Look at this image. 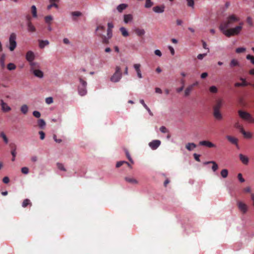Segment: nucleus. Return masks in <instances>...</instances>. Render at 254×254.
<instances>
[{"label": "nucleus", "instance_id": "680f3d73", "mask_svg": "<svg viewBox=\"0 0 254 254\" xmlns=\"http://www.w3.org/2000/svg\"><path fill=\"white\" fill-rule=\"evenodd\" d=\"M2 181H3V183L4 184H8L9 182V179H8V177H4L3 178Z\"/></svg>", "mask_w": 254, "mask_h": 254}, {"label": "nucleus", "instance_id": "f257e3e1", "mask_svg": "<svg viewBox=\"0 0 254 254\" xmlns=\"http://www.w3.org/2000/svg\"><path fill=\"white\" fill-rule=\"evenodd\" d=\"M30 12L31 14H32V16L29 14H27L26 16V25L27 30L30 32L33 33L35 32V27L32 24L31 21L32 20V18H37V8L35 5L31 6Z\"/></svg>", "mask_w": 254, "mask_h": 254}, {"label": "nucleus", "instance_id": "a211bd4d", "mask_svg": "<svg viewBox=\"0 0 254 254\" xmlns=\"http://www.w3.org/2000/svg\"><path fill=\"white\" fill-rule=\"evenodd\" d=\"M238 207L240 209V211H241L243 213H246L247 211V205L245 203L242 202H238Z\"/></svg>", "mask_w": 254, "mask_h": 254}, {"label": "nucleus", "instance_id": "39448f33", "mask_svg": "<svg viewBox=\"0 0 254 254\" xmlns=\"http://www.w3.org/2000/svg\"><path fill=\"white\" fill-rule=\"evenodd\" d=\"M78 80L79 84L78 86H77V91H78V94L80 96H84L87 93L86 81L81 77H79Z\"/></svg>", "mask_w": 254, "mask_h": 254}, {"label": "nucleus", "instance_id": "37998d69", "mask_svg": "<svg viewBox=\"0 0 254 254\" xmlns=\"http://www.w3.org/2000/svg\"><path fill=\"white\" fill-rule=\"evenodd\" d=\"M126 156H127V159H128V161H129L131 163L133 164V160L130 157V154L128 153V151L127 150H125Z\"/></svg>", "mask_w": 254, "mask_h": 254}, {"label": "nucleus", "instance_id": "f8f14e48", "mask_svg": "<svg viewBox=\"0 0 254 254\" xmlns=\"http://www.w3.org/2000/svg\"><path fill=\"white\" fill-rule=\"evenodd\" d=\"M199 146H204L208 148H214L216 147L214 144L208 140H201L199 142Z\"/></svg>", "mask_w": 254, "mask_h": 254}, {"label": "nucleus", "instance_id": "c03bdc74", "mask_svg": "<svg viewBox=\"0 0 254 254\" xmlns=\"http://www.w3.org/2000/svg\"><path fill=\"white\" fill-rule=\"evenodd\" d=\"M209 91L211 93H215L217 92V87L215 86H211L209 88Z\"/></svg>", "mask_w": 254, "mask_h": 254}, {"label": "nucleus", "instance_id": "a878e982", "mask_svg": "<svg viewBox=\"0 0 254 254\" xmlns=\"http://www.w3.org/2000/svg\"><path fill=\"white\" fill-rule=\"evenodd\" d=\"M127 7V5L125 3H121L117 6V10L118 12H121Z\"/></svg>", "mask_w": 254, "mask_h": 254}, {"label": "nucleus", "instance_id": "b1692460", "mask_svg": "<svg viewBox=\"0 0 254 254\" xmlns=\"http://www.w3.org/2000/svg\"><path fill=\"white\" fill-rule=\"evenodd\" d=\"M240 66V64L239 61L235 59H232L230 62V67L233 68L235 66Z\"/></svg>", "mask_w": 254, "mask_h": 254}, {"label": "nucleus", "instance_id": "ea45409f", "mask_svg": "<svg viewBox=\"0 0 254 254\" xmlns=\"http://www.w3.org/2000/svg\"><path fill=\"white\" fill-rule=\"evenodd\" d=\"M246 59L249 60L251 63L254 65V56L250 55H248L247 56H246Z\"/></svg>", "mask_w": 254, "mask_h": 254}, {"label": "nucleus", "instance_id": "603ef678", "mask_svg": "<svg viewBox=\"0 0 254 254\" xmlns=\"http://www.w3.org/2000/svg\"><path fill=\"white\" fill-rule=\"evenodd\" d=\"M126 162L125 161H121L118 162V163H117L116 164V167L120 168V167H121V166L123 165V164H125Z\"/></svg>", "mask_w": 254, "mask_h": 254}, {"label": "nucleus", "instance_id": "2f4dec72", "mask_svg": "<svg viewBox=\"0 0 254 254\" xmlns=\"http://www.w3.org/2000/svg\"><path fill=\"white\" fill-rule=\"evenodd\" d=\"M192 90V88H191V86H188V87L185 89V96L187 97L190 95V93H191V91Z\"/></svg>", "mask_w": 254, "mask_h": 254}, {"label": "nucleus", "instance_id": "4d7b16f0", "mask_svg": "<svg viewBox=\"0 0 254 254\" xmlns=\"http://www.w3.org/2000/svg\"><path fill=\"white\" fill-rule=\"evenodd\" d=\"M107 36L108 38H111L112 37V30L111 29H107Z\"/></svg>", "mask_w": 254, "mask_h": 254}, {"label": "nucleus", "instance_id": "ddd939ff", "mask_svg": "<svg viewBox=\"0 0 254 254\" xmlns=\"http://www.w3.org/2000/svg\"><path fill=\"white\" fill-rule=\"evenodd\" d=\"M0 107H1V111H3V112H8L11 111V108L2 99L0 100Z\"/></svg>", "mask_w": 254, "mask_h": 254}, {"label": "nucleus", "instance_id": "7ed1b4c3", "mask_svg": "<svg viewBox=\"0 0 254 254\" xmlns=\"http://www.w3.org/2000/svg\"><path fill=\"white\" fill-rule=\"evenodd\" d=\"M228 28H229L219 27L220 31L222 32L223 34L227 37L239 35L242 29V28H241V26H236L235 27L227 29Z\"/></svg>", "mask_w": 254, "mask_h": 254}, {"label": "nucleus", "instance_id": "49530a36", "mask_svg": "<svg viewBox=\"0 0 254 254\" xmlns=\"http://www.w3.org/2000/svg\"><path fill=\"white\" fill-rule=\"evenodd\" d=\"M0 136L2 138H3V141H4L5 143H8V138L6 137V136H5V134H4L3 132L0 133Z\"/></svg>", "mask_w": 254, "mask_h": 254}, {"label": "nucleus", "instance_id": "864d4df0", "mask_svg": "<svg viewBox=\"0 0 254 254\" xmlns=\"http://www.w3.org/2000/svg\"><path fill=\"white\" fill-rule=\"evenodd\" d=\"M140 64H135L133 65V68L135 69V71H140Z\"/></svg>", "mask_w": 254, "mask_h": 254}, {"label": "nucleus", "instance_id": "72a5a7b5", "mask_svg": "<svg viewBox=\"0 0 254 254\" xmlns=\"http://www.w3.org/2000/svg\"><path fill=\"white\" fill-rule=\"evenodd\" d=\"M246 49L244 47L237 48L236 49V53L237 54H241L245 52Z\"/></svg>", "mask_w": 254, "mask_h": 254}, {"label": "nucleus", "instance_id": "69168bd1", "mask_svg": "<svg viewBox=\"0 0 254 254\" xmlns=\"http://www.w3.org/2000/svg\"><path fill=\"white\" fill-rule=\"evenodd\" d=\"M168 48H169V51H170L171 54H172V55L173 56L174 55V48L171 46H169V47H168Z\"/></svg>", "mask_w": 254, "mask_h": 254}, {"label": "nucleus", "instance_id": "0eeeda50", "mask_svg": "<svg viewBox=\"0 0 254 254\" xmlns=\"http://www.w3.org/2000/svg\"><path fill=\"white\" fill-rule=\"evenodd\" d=\"M122 78L121 69L119 66L115 67V72L111 77V81L113 83H117L120 81Z\"/></svg>", "mask_w": 254, "mask_h": 254}, {"label": "nucleus", "instance_id": "412c9836", "mask_svg": "<svg viewBox=\"0 0 254 254\" xmlns=\"http://www.w3.org/2000/svg\"><path fill=\"white\" fill-rule=\"evenodd\" d=\"M240 80L242 81V83H239V82H237V83H235V86L236 87H240V86H246L247 85H248V82H246V80H245V79L244 78H240Z\"/></svg>", "mask_w": 254, "mask_h": 254}, {"label": "nucleus", "instance_id": "3c124183", "mask_svg": "<svg viewBox=\"0 0 254 254\" xmlns=\"http://www.w3.org/2000/svg\"><path fill=\"white\" fill-rule=\"evenodd\" d=\"M217 169H218V165H217L216 163H214V165H212V167H211V170H212L213 172H216Z\"/></svg>", "mask_w": 254, "mask_h": 254}, {"label": "nucleus", "instance_id": "dca6fc26", "mask_svg": "<svg viewBox=\"0 0 254 254\" xmlns=\"http://www.w3.org/2000/svg\"><path fill=\"white\" fill-rule=\"evenodd\" d=\"M70 15L72 16V20L75 21L76 20V17H80L82 15V13L79 11H72L70 13Z\"/></svg>", "mask_w": 254, "mask_h": 254}, {"label": "nucleus", "instance_id": "9b49d317", "mask_svg": "<svg viewBox=\"0 0 254 254\" xmlns=\"http://www.w3.org/2000/svg\"><path fill=\"white\" fill-rule=\"evenodd\" d=\"M26 59L27 61L29 62V65H31V64H37L36 63L33 62L34 60V54L31 51L27 52Z\"/></svg>", "mask_w": 254, "mask_h": 254}, {"label": "nucleus", "instance_id": "f03ea898", "mask_svg": "<svg viewBox=\"0 0 254 254\" xmlns=\"http://www.w3.org/2000/svg\"><path fill=\"white\" fill-rule=\"evenodd\" d=\"M223 101L222 99L215 100V104L213 106V116L217 120H221L222 115L220 112L221 107L223 106Z\"/></svg>", "mask_w": 254, "mask_h": 254}, {"label": "nucleus", "instance_id": "c9c22d12", "mask_svg": "<svg viewBox=\"0 0 254 254\" xmlns=\"http://www.w3.org/2000/svg\"><path fill=\"white\" fill-rule=\"evenodd\" d=\"M234 127L240 131L244 130L243 127L238 122H236L235 124H234Z\"/></svg>", "mask_w": 254, "mask_h": 254}, {"label": "nucleus", "instance_id": "9d476101", "mask_svg": "<svg viewBox=\"0 0 254 254\" xmlns=\"http://www.w3.org/2000/svg\"><path fill=\"white\" fill-rule=\"evenodd\" d=\"M161 141L158 139H155L149 142L148 146L152 150L157 149L160 146Z\"/></svg>", "mask_w": 254, "mask_h": 254}, {"label": "nucleus", "instance_id": "052dcab7", "mask_svg": "<svg viewBox=\"0 0 254 254\" xmlns=\"http://www.w3.org/2000/svg\"><path fill=\"white\" fill-rule=\"evenodd\" d=\"M63 43H64L66 45H70V41H69V40L67 38H64L63 39Z\"/></svg>", "mask_w": 254, "mask_h": 254}, {"label": "nucleus", "instance_id": "13d9d810", "mask_svg": "<svg viewBox=\"0 0 254 254\" xmlns=\"http://www.w3.org/2000/svg\"><path fill=\"white\" fill-rule=\"evenodd\" d=\"M238 179L241 183L245 182V179L242 178V175L241 173L238 174Z\"/></svg>", "mask_w": 254, "mask_h": 254}, {"label": "nucleus", "instance_id": "e433bc0d", "mask_svg": "<svg viewBox=\"0 0 254 254\" xmlns=\"http://www.w3.org/2000/svg\"><path fill=\"white\" fill-rule=\"evenodd\" d=\"M221 175L223 178H225L227 177L228 175V170L227 169H223L221 171Z\"/></svg>", "mask_w": 254, "mask_h": 254}, {"label": "nucleus", "instance_id": "4468645a", "mask_svg": "<svg viewBox=\"0 0 254 254\" xmlns=\"http://www.w3.org/2000/svg\"><path fill=\"white\" fill-rule=\"evenodd\" d=\"M165 10V5L156 6L153 7V11L156 13H162Z\"/></svg>", "mask_w": 254, "mask_h": 254}, {"label": "nucleus", "instance_id": "79ce46f5", "mask_svg": "<svg viewBox=\"0 0 254 254\" xmlns=\"http://www.w3.org/2000/svg\"><path fill=\"white\" fill-rule=\"evenodd\" d=\"M152 5V2L151 0H146L145 4H144V7L145 8H149L151 7Z\"/></svg>", "mask_w": 254, "mask_h": 254}, {"label": "nucleus", "instance_id": "aec40b11", "mask_svg": "<svg viewBox=\"0 0 254 254\" xmlns=\"http://www.w3.org/2000/svg\"><path fill=\"white\" fill-rule=\"evenodd\" d=\"M185 147H186L188 151H191L196 147V145L193 142H189L187 143Z\"/></svg>", "mask_w": 254, "mask_h": 254}, {"label": "nucleus", "instance_id": "2eb2a0df", "mask_svg": "<svg viewBox=\"0 0 254 254\" xmlns=\"http://www.w3.org/2000/svg\"><path fill=\"white\" fill-rule=\"evenodd\" d=\"M239 157H240V160L242 163L245 165H248V162H249V159L248 158V157L242 154H240V155H239Z\"/></svg>", "mask_w": 254, "mask_h": 254}, {"label": "nucleus", "instance_id": "a18cd8bd", "mask_svg": "<svg viewBox=\"0 0 254 254\" xmlns=\"http://www.w3.org/2000/svg\"><path fill=\"white\" fill-rule=\"evenodd\" d=\"M50 3H49L48 4V9H50L53 7H56V8H58V4L56 3L55 2H50Z\"/></svg>", "mask_w": 254, "mask_h": 254}, {"label": "nucleus", "instance_id": "338daca9", "mask_svg": "<svg viewBox=\"0 0 254 254\" xmlns=\"http://www.w3.org/2000/svg\"><path fill=\"white\" fill-rule=\"evenodd\" d=\"M100 30H104V26L99 25V26L96 27V32H97V31H99Z\"/></svg>", "mask_w": 254, "mask_h": 254}, {"label": "nucleus", "instance_id": "e2e57ef3", "mask_svg": "<svg viewBox=\"0 0 254 254\" xmlns=\"http://www.w3.org/2000/svg\"><path fill=\"white\" fill-rule=\"evenodd\" d=\"M38 133H39L40 138H41V140L44 139L45 134L44 132H43V131H40L39 132H38Z\"/></svg>", "mask_w": 254, "mask_h": 254}, {"label": "nucleus", "instance_id": "1a4fd4ad", "mask_svg": "<svg viewBox=\"0 0 254 254\" xmlns=\"http://www.w3.org/2000/svg\"><path fill=\"white\" fill-rule=\"evenodd\" d=\"M30 67V71L33 73L35 76L39 78H42L43 77V72L37 68L38 67V65L37 63L31 64Z\"/></svg>", "mask_w": 254, "mask_h": 254}, {"label": "nucleus", "instance_id": "0e129e2a", "mask_svg": "<svg viewBox=\"0 0 254 254\" xmlns=\"http://www.w3.org/2000/svg\"><path fill=\"white\" fill-rule=\"evenodd\" d=\"M154 54L158 57H161L162 56V53H161L159 50H155V51H154Z\"/></svg>", "mask_w": 254, "mask_h": 254}, {"label": "nucleus", "instance_id": "8fccbe9b", "mask_svg": "<svg viewBox=\"0 0 254 254\" xmlns=\"http://www.w3.org/2000/svg\"><path fill=\"white\" fill-rule=\"evenodd\" d=\"M193 157H194V159H195V161H196L197 162H200V159H199L200 155L199 154H197V153L193 154Z\"/></svg>", "mask_w": 254, "mask_h": 254}, {"label": "nucleus", "instance_id": "774afa93", "mask_svg": "<svg viewBox=\"0 0 254 254\" xmlns=\"http://www.w3.org/2000/svg\"><path fill=\"white\" fill-rule=\"evenodd\" d=\"M207 76V73H206V72H204V73L201 74V75H200V77L202 79H204V78H206Z\"/></svg>", "mask_w": 254, "mask_h": 254}, {"label": "nucleus", "instance_id": "423d86ee", "mask_svg": "<svg viewBox=\"0 0 254 254\" xmlns=\"http://www.w3.org/2000/svg\"><path fill=\"white\" fill-rule=\"evenodd\" d=\"M238 114L242 120L249 123L254 122V119L252 118V116L248 112L240 110L238 111Z\"/></svg>", "mask_w": 254, "mask_h": 254}, {"label": "nucleus", "instance_id": "58836bf2", "mask_svg": "<svg viewBox=\"0 0 254 254\" xmlns=\"http://www.w3.org/2000/svg\"><path fill=\"white\" fill-rule=\"evenodd\" d=\"M21 172L24 175H27L29 172V169L27 167L21 168Z\"/></svg>", "mask_w": 254, "mask_h": 254}, {"label": "nucleus", "instance_id": "6e6d98bb", "mask_svg": "<svg viewBox=\"0 0 254 254\" xmlns=\"http://www.w3.org/2000/svg\"><path fill=\"white\" fill-rule=\"evenodd\" d=\"M207 55V54H201L197 55V59L199 60H202V59Z\"/></svg>", "mask_w": 254, "mask_h": 254}, {"label": "nucleus", "instance_id": "5fc2aeb1", "mask_svg": "<svg viewBox=\"0 0 254 254\" xmlns=\"http://www.w3.org/2000/svg\"><path fill=\"white\" fill-rule=\"evenodd\" d=\"M10 149H11V151H16V145L15 144V143H10Z\"/></svg>", "mask_w": 254, "mask_h": 254}, {"label": "nucleus", "instance_id": "bf43d9fd", "mask_svg": "<svg viewBox=\"0 0 254 254\" xmlns=\"http://www.w3.org/2000/svg\"><path fill=\"white\" fill-rule=\"evenodd\" d=\"M246 21H247V23L249 25L251 26H253L252 20H251V17H248L247 19H246Z\"/></svg>", "mask_w": 254, "mask_h": 254}, {"label": "nucleus", "instance_id": "de8ad7c7", "mask_svg": "<svg viewBox=\"0 0 254 254\" xmlns=\"http://www.w3.org/2000/svg\"><path fill=\"white\" fill-rule=\"evenodd\" d=\"M160 132L163 133H166L168 132V129L165 126H162L160 127Z\"/></svg>", "mask_w": 254, "mask_h": 254}, {"label": "nucleus", "instance_id": "4c0bfd02", "mask_svg": "<svg viewBox=\"0 0 254 254\" xmlns=\"http://www.w3.org/2000/svg\"><path fill=\"white\" fill-rule=\"evenodd\" d=\"M47 45V41H39V47L41 49L44 48Z\"/></svg>", "mask_w": 254, "mask_h": 254}, {"label": "nucleus", "instance_id": "7c9ffc66", "mask_svg": "<svg viewBox=\"0 0 254 254\" xmlns=\"http://www.w3.org/2000/svg\"><path fill=\"white\" fill-rule=\"evenodd\" d=\"M240 131L242 134H243V136H244L246 138H251V133L250 132H246L245 130H242Z\"/></svg>", "mask_w": 254, "mask_h": 254}, {"label": "nucleus", "instance_id": "c85d7f7f", "mask_svg": "<svg viewBox=\"0 0 254 254\" xmlns=\"http://www.w3.org/2000/svg\"><path fill=\"white\" fill-rule=\"evenodd\" d=\"M27 206H31V202L30 200L28 199H24L23 202L22 203V206L23 208L26 207Z\"/></svg>", "mask_w": 254, "mask_h": 254}, {"label": "nucleus", "instance_id": "20e7f679", "mask_svg": "<svg viewBox=\"0 0 254 254\" xmlns=\"http://www.w3.org/2000/svg\"><path fill=\"white\" fill-rule=\"evenodd\" d=\"M239 21V19L235 14H231L227 16L226 20L224 21L220 25L219 27L230 28L233 25V23L237 22Z\"/></svg>", "mask_w": 254, "mask_h": 254}, {"label": "nucleus", "instance_id": "473e14b6", "mask_svg": "<svg viewBox=\"0 0 254 254\" xmlns=\"http://www.w3.org/2000/svg\"><path fill=\"white\" fill-rule=\"evenodd\" d=\"M57 168H58L59 170L60 171H62L63 172H65L66 169H65L64 167L63 164L61 163H57Z\"/></svg>", "mask_w": 254, "mask_h": 254}, {"label": "nucleus", "instance_id": "a19ab883", "mask_svg": "<svg viewBox=\"0 0 254 254\" xmlns=\"http://www.w3.org/2000/svg\"><path fill=\"white\" fill-rule=\"evenodd\" d=\"M7 69L9 70H13L15 69V65L12 63H9L7 66Z\"/></svg>", "mask_w": 254, "mask_h": 254}, {"label": "nucleus", "instance_id": "6e6552de", "mask_svg": "<svg viewBox=\"0 0 254 254\" xmlns=\"http://www.w3.org/2000/svg\"><path fill=\"white\" fill-rule=\"evenodd\" d=\"M16 34L14 33L10 34V37H9V50L13 51L16 48Z\"/></svg>", "mask_w": 254, "mask_h": 254}, {"label": "nucleus", "instance_id": "5701e85b", "mask_svg": "<svg viewBox=\"0 0 254 254\" xmlns=\"http://www.w3.org/2000/svg\"><path fill=\"white\" fill-rule=\"evenodd\" d=\"M37 126L41 129H43L46 126V122L42 119H39L37 122Z\"/></svg>", "mask_w": 254, "mask_h": 254}, {"label": "nucleus", "instance_id": "09e8293b", "mask_svg": "<svg viewBox=\"0 0 254 254\" xmlns=\"http://www.w3.org/2000/svg\"><path fill=\"white\" fill-rule=\"evenodd\" d=\"M32 114H33L34 117L37 118H40V113L37 111H34L33 113H32Z\"/></svg>", "mask_w": 254, "mask_h": 254}, {"label": "nucleus", "instance_id": "cd10ccee", "mask_svg": "<svg viewBox=\"0 0 254 254\" xmlns=\"http://www.w3.org/2000/svg\"><path fill=\"white\" fill-rule=\"evenodd\" d=\"M120 31H121L123 36L125 37L128 36V32H127V29H126L124 27H121V28H120Z\"/></svg>", "mask_w": 254, "mask_h": 254}, {"label": "nucleus", "instance_id": "393cba45", "mask_svg": "<svg viewBox=\"0 0 254 254\" xmlns=\"http://www.w3.org/2000/svg\"><path fill=\"white\" fill-rule=\"evenodd\" d=\"M135 33L136 34L137 36L142 37L144 35L145 31L143 29L136 28L135 29Z\"/></svg>", "mask_w": 254, "mask_h": 254}, {"label": "nucleus", "instance_id": "c756f323", "mask_svg": "<svg viewBox=\"0 0 254 254\" xmlns=\"http://www.w3.org/2000/svg\"><path fill=\"white\" fill-rule=\"evenodd\" d=\"M20 111L22 112L23 114H26L27 113V111H28V107H27V106L25 104H24L22 105L20 107Z\"/></svg>", "mask_w": 254, "mask_h": 254}, {"label": "nucleus", "instance_id": "bb28decb", "mask_svg": "<svg viewBox=\"0 0 254 254\" xmlns=\"http://www.w3.org/2000/svg\"><path fill=\"white\" fill-rule=\"evenodd\" d=\"M5 55L4 54H2L1 55H0V66H1V68H3L5 67Z\"/></svg>", "mask_w": 254, "mask_h": 254}, {"label": "nucleus", "instance_id": "6ab92c4d", "mask_svg": "<svg viewBox=\"0 0 254 254\" xmlns=\"http://www.w3.org/2000/svg\"><path fill=\"white\" fill-rule=\"evenodd\" d=\"M226 138H227L230 143L238 146V139L236 138H234L231 136L227 135L226 136Z\"/></svg>", "mask_w": 254, "mask_h": 254}, {"label": "nucleus", "instance_id": "4be33fe9", "mask_svg": "<svg viewBox=\"0 0 254 254\" xmlns=\"http://www.w3.org/2000/svg\"><path fill=\"white\" fill-rule=\"evenodd\" d=\"M124 179H125V181H127V182L129 184H137V180H136L134 178H131L129 177H125V178H124Z\"/></svg>", "mask_w": 254, "mask_h": 254}, {"label": "nucleus", "instance_id": "f3484780", "mask_svg": "<svg viewBox=\"0 0 254 254\" xmlns=\"http://www.w3.org/2000/svg\"><path fill=\"white\" fill-rule=\"evenodd\" d=\"M132 15L130 14H125L124 16V22L125 24H127L132 20Z\"/></svg>", "mask_w": 254, "mask_h": 254}, {"label": "nucleus", "instance_id": "f704fd0d", "mask_svg": "<svg viewBox=\"0 0 254 254\" xmlns=\"http://www.w3.org/2000/svg\"><path fill=\"white\" fill-rule=\"evenodd\" d=\"M188 6L193 8H194V0H186Z\"/></svg>", "mask_w": 254, "mask_h": 254}]
</instances>
